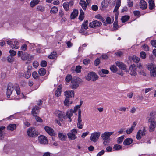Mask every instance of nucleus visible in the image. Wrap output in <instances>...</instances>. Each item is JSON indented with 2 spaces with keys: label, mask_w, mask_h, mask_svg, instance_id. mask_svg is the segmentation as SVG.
<instances>
[{
  "label": "nucleus",
  "mask_w": 156,
  "mask_h": 156,
  "mask_svg": "<svg viewBox=\"0 0 156 156\" xmlns=\"http://www.w3.org/2000/svg\"><path fill=\"white\" fill-rule=\"evenodd\" d=\"M133 141V140L131 138L126 139L123 142V144L125 145H130Z\"/></svg>",
  "instance_id": "412c9836"
},
{
  "label": "nucleus",
  "mask_w": 156,
  "mask_h": 156,
  "mask_svg": "<svg viewBox=\"0 0 156 156\" xmlns=\"http://www.w3.org/2000/svg\"><path fill=\"white\" fill-rule=\"evenodd\" d=\"M5 128V127L4 126H2L0 127V140H2L4 138L3 131Z\"/></svg>",
  "instance_id": "393cba45"
},
{
  "label": "nucleus",
  "mask_w": 156,
  "mask_h": 156,
  "mask_svg": "<svg viewBox=\"0 0 156 156\" xmlns=\"http://www.w3.org/2000/svg\"><path fill=\"white\" fill-rule=\"evenodd\" d=\"M148 3L149 9L151 10L154 7V2L152 0H149Z\"/></svg>",
  "instance_id": "2f4dec72"
},
{
  "label": "nucleus",
  "mask_w": 156,
  "mask_h": 156,
  "mask_svg": "<svg viewBox=\"0 0 156 156\" xmlns=\"http://www.w3.org/2000/svg\"><path fill=\"white\" fill-rule=\"evenodd\" d=\"M98 76L96 73L94 72H90L88 73L86 79L88 81L91 80L95 81L98 79Z\"/></svg>",
  "instance_id": "20e7f679"
},
{
  "label": "nucleus",
  "mask_w": 156,
  "mask_h": 156,
  "mask_svg": "<svg viewBox=\"0 0 156 156\" xmlns=\"http://www.w3.org/2000/svg\"><path fill=\"white\" fill-rule=\"evenodd\" d=\"M129 19V16H125L122 17L121 20L122 23L127 21Z\"/></svg>",
  "instance_id": "f704fd0d"
},
{
  "label": "nucleus",
  "mask_w": 156,
  "mask_h": 156,
  "mask_svg": "<svg viewBox=\"0 0 156 156\" xmlns=\"http://www.w3.org/2000/svg\"><path fill=\"white\" fill-rule=\"evenodd\" d=\"M151 44L153 46L156 48V40H151Z\"/></svg>",
  "instance_id": "338daca9"
},
{
  "label": "nucleus",
  "mask_w": 156,
  "mask_h": 156,
  "mask_svg": "<svg viewBox=\"0 0 156 156\" xmlns=\"http://www.w3.org/2000/svg\"><path fill=\"white\" fill-rule=\"evenodd\" d=\"M34 116L35 117V119L37 121L39 122H42V120L40 117L37 116V115Z\"/></svg>",
  "instance_id": "bf43d9fd"
},
{
  "label": "nucleus",
  "mask_w": 156,
  "mask_h": 156,
  "mask_svg": "<svg viewBox=\"0 0 156 156\" xmlns=\"http://www.w3.org/2000/svg\"><path fill=\"white\" fill-rule=\"evenodd\" d=\"M56 52H53L51 53L48 56V57L51 59H53L56 56Z\"/></svg>",
  "instance_id": "e433bc0d"
},
{
  "label": "nucleus",
  "mask_w": 156,
  "mask_h": 156,
  "mask_svg": "<svg viewBox=\"0 0 156 156\" xmlns=\"http://www.w3.org/2000/svg\"><path fill=\"white\" fill-rule=\"evenodd\" d=\"M31 56L29 54L25 53L21 57L22 59L23 60H30Z\"/></svg>",
  "instance_id": "b1692460"
},
{
  "label": "nucleus",
  "mask_w": 156,
  "mask_h": 156,
  "mask_svg": "<svg viewBox=\"0 0 156 156\" xmlns=\"http://www.w3.org/2000/svg\"><path fill=\"white\" fill-rule=\"evenodd\" d=\"M80 4L81 6L83 9L84 10L86 9L87 7V4L85 1L83 0H81L80 2Z\"/></svg>",
  "instance_id": "cd10ccee"
},
{
  "label": "nucleus",
  "mask_w": 156,
  "mask_h": 156,
  "mask_svg": "<svg viewBox=\"0 0 156 156\" xmlns=\"http://www.w3.org/2000/svg\"><path fill=\"white\" fill-rule=\"evenodd\" d=\"M16 127V126L15 124H10L7 127V129L8 130L11 131L15 130Z\"/></svg>",
  "instance_id": "5701e85b"
},
{
  "label": "nucleus",
  "mask_w": 156,
  "mask_h": 156,
  "mask_svg": "<svg viewBox=\"0 0 156 156\" xmlns=\"http://www.w3.org/2000/svg\"><path fill=\"white\" fill-rule=\"evenodd\" d=\"M82 82V80L79 77H73L71 80L70 87L72 89H76Z\"/></svg>",
  "instance_id": "f03ea898"
},
{
  "label": "nucleus",
  "mask_w": 156,
  "mask_h": 156,
  "mask_svg": "<svg viewBox=\"0 0 156 156\" xmlns=\"http://www.w3.org/2000/svg\"><path fill=\"white\" fill-rule=\"evenodd\" d=\"M101 133L99 132H95L91 134L90 140L94 142H96L98 140Z\"/></svg>",
  "instance_id": "423d86ee"
},
{
  "label": "nucleus",
  "mask_w": 156,
  "mask_h": 156,
  "mask_svg": "<svg viewBox=\"0 0 156 156\" xmlns=\"http://www.w3.org/2000/svg\"><path fill=\"white\" fill-rule=\"evenodd\" d=\"M7 60L9 62H12L14 61V59L13 57L9 55L7 58Z\"/></svg>",
  "instance_id": "37998d69"
},
{
  "label": "nucleus",
  "mask_w": 156,
  "mask_h": 156,
  "mask_svg": "<svg viewBox=\"0 0 156 156\" xmlns=\"http://www.w3.org/2000/svg\"><path fill=\"white\" fill-rule=\"evenodd\" d=\"M140 56L141 58L144 59L146 57V54L144 51H142L140 53Z\"/></svg>",
  "instance_id": "864d4df0"
},
{
  "label": "nucleus",
  "mask_w": 156,
  "mask_h": 156,
  "mask_svg": "<svg viewBox=\"0 0 156 156\" xmlns=\"http://www.w3.org/2000/svg\"><path fill=\"white\" fill-rule=\"evenodd\" d=\"M114 133L113 132H105L101 135V136L103 140L105 141L107 140L109 138L110 136Z\"/></svg>",
  "instance_id": "9b49d317"
},
{
  "label": "nucleus",
  "mask_w": 156,
  "mask_h": 156,
  "mask_svg": "<svg viewBox=\"0 0 156 156\" xmlns=\"http://www.w3.org/2000/svg\"><path fill=\"white\" fill-rule=\"evenodd\" d=\"M66 115L68 118H71L73 115L72 110H70L69 111H68L66 113Z\"/></svg>",
  "instance_id": "3c124183"
},
{
  "label": "nucleus",
  "mask_w": 156,
  "mask_h": 156,
  "mask_svg": "<svg viewBox=\"0 0 156 156\" xmlns=\"http://www.w3.org/2000/svg\"><path fill=\"white\" fill-rule=\"evenodd\" d=\"M46 73V70L44 68H41L38 71V73L39 75L41 76H44L45 75Z\"/></svg>",
  "instance_id": "a878e982"
},
{
  "label": "nucleus",
  "mask_w": 156,
  "mask_h": 156,
  "mask_svg": "<svg viewBox=\"0 0 156 156\" xmlns=\"http://www.w3.org/2000/svg\"><path fill=\"white\" fill-rule=\"evenodd\" d=\"M147 68L150 71L156 69V66L154 63H149L146 65Z\"/></svg>",
  "instance_id": "f3484780"
},
{
  "label": "nucleus",
  "mask_w": 156,
  "mask_h": 156,
  "mask_svg": "<svg viewBox=\"0 0 156 156\" xmlns=\"http://www.w3.org/2000/svg\"><path fill=\"white\" fill-rule=\"evenodd\" d=\"M32 76L35 79H37L38 78V74L35 71H34L32 73Z\"/></svg>",
  "instance_id": "4d7b16f0"
},
{
  "label": "nucleus",
  "mask_w": 156,
  "mask_h": 156,
  "mask_svg": "<svg viewBox=\"0 0 156 156\" xmlns=\"http://www.w3.org/2000/svg\"><path fill=\"white\" fill-rule=\"evenodd\" d=\"M27 45L26 44H24L21 47V50L23 51H25L27 49Z\"/></svg>",
  "instance_id": "e2e57ef3"
},
{
  "label": "nucleus",
  "mask_w": 156,
  "mask_h": 156,
  "mask_svg": "<svg viewBox=\"0 0 156 156\" xmlns=\"http://www.w3.org/2000/svg\"><path fill=\"white\" fill-rule=\"evenodd\" d=\"M140 7L142 9H145L147 7L146 2L143 0H141L140 3Z\"/></svg>",
  "instance_id": "a211bd4d"
},
{
  "label": "nucleus",
  "mask_w": 156,
  "mask_h": 156,
  "mask_svg": "<svg viewBox=\"0 0 156 156\" xmlns=\"http://www.w3.org/2000/svg\"><path fill=\"white\" fill-rule=\"evenodd\" d=\"M142 47L146 51H148L149 50V47L146 44H145L144 45H143L142 46Z\"/></svg>",
  "instance_id": "0e129e2a"
},
{
  "label": "nucleus",
  "mask_w": 156,
  "mask_h": 156,
  "mask_svg": "<svg viewBox=\"0 0 156 156\" xmlns=\"http://www.w3.org/2000/svg\"><path fill=\"white\" fill-rule=\"evenodd\" d=\"M13 87V85L12 83H10L8 84L6 91V95L8 97H9L12 94L14 90Z\"/></svg>",
  "instance_id": "0eeeda50"
},
{
  "label": "nucleus",
  "mask_w": 156,
  "mask_h": 156,
  "mask_svg": "<svg viewBox=\"0 0 156 156\" xmlns=\"http://www.w3.org/2000/svg\"><path fill=\"white\" fill-rule=\"evenodd\" d=\"M121 2L120 0L117 1L116 4V5L113 11L114 12H116L118 10V9L120 6Z\"/></svg>",
  "instance_id": "7c9ffc66"
},
{
  "label": "nucleus",
  "mask_w": 156,
  "mask_h": 156,
  "mask_svg": "<svg viewBox=\"0 0 156 156\" xmlns=\"http://www.w3.org/2000/svg\"><path fill=\"white\" fill-rule=\"evenodd\" d=\"M98 73L102 77H105V74H108L109 71L107 70L103 69H101V71H99Z\"/></svg>",
  "instance_id": "6ab92c4d"
},
{
  "label": "nucleus",
  "mask_w": 156,
  "mask_h": 156,
  "mask_svg": "<svg viewBox=\"0 0 156 156\" xmlns=\"http://www.w3.org/2000/svg\"><path fill=\"white\" fill-rule=\"evenodd\" d=\"M150 76L152 77H156V69L150 71Z\"/></svg>",
  "instance_id": "c9c22d12"
},
{
  "label": "nucleus",
  "mask_w": 156,
  "mask_h": 156,
  "mask_svg": "<svg viewBox=\"0 0 156 156\" xmlns=\"http://www.w3.org/2000/svg\"><path fill=\"white\" fill-rule=\"evenodd\" d=\"M76 130L75 129H73L69 133L67 134L68 138L71 140H74L77 138V136L76 135L77 134Z\"/></svg>",
  "instance_id": "39448f33"
},
{
  "label": "nucleus",
  "mask_w": 156,
  "mask_h": 156,
  "mask_svg": "<svg viewBox=\"0 0 156 156\" xmlns=\"http://www.w3.org/2000/svg\"><path fill=\"white\" fill-rule=\"evenodd\" d=\"M124 136H122L120 137H119L118 138L117 143L118 144H121L122 143L124 139Z\"/></svg>",
  "instance_id": "09e8293b"
},
{
  "label": "nucleus",
  "mask_w": 156,
  "mask_h": 156,
  "mask_svg": "<svg viewBox=\"0 0 156 156\" xmlns=\"http://www.w3.org/2000/svg\"><path fill=\"white\" fill-rule=\"evenodd\" d=\"M100 63V58H97V59L95 60L94 64L95 66H97L99 65Z\"/></svg>",
  "instance_id": "5fc2aeb1"
},
{
  "label": "nucleus",
  "mask_w": 156,
  "mask_h": 156,
  "mask_svg": "<svg viewBox=\"0 0 156 156\" xmlns=\"http://www.w3.org/2000/svg\"><path fill=\"white\" fill-rule=\"evenodd\" d=\"M44 129L47 133L51 136H55V135L53 129L48 126L44 127Z\"/></svg>",
  "instance_id": "9d476101"
},
{
  "label": "nucleus",
  "mask_w": 156,
  "mask_h": 156,
  "mask_svg": "<svg viewBox=\"0 0 156 156\" xmlns=\"http://www.w3.org/2000/svg\"><path fill=\"white\" fill-rule=\"evenodd\" d=\"M57 115L60 118H62L64 115V112L61 111H58L57 112Z\"/></svg>",
  "instance_id": "6e6d98bb"
},
{
  "label": "nucleus",
  "mask_w": 156,
  "mask_h": 156,
  "mask_svg": "<svg viewBox=\"0 0 156 156\" xmlns=\"http://www.w3.org/2000/svg\"><path fill=\"white\" fill-rule=\"evenodd\" d=\"M90 62V60L88 58L84 59L83 61V63L85 65H87Z\"/></svg>",
  "instance_id": "774afa93"
},
{
  "label": "nucleus",
  "mask_w": 156,
  "mask_h": 156,
  "mask_svg": "<svg viewBox=\"0 0 156 156\" xmlns=\"http://www.w3.org/2000/svg\"><path fill=\"white\" fill-rule=\"evenodd\" d=\"M110 70L113 73H115L117 70L116 66L113 65L111 66L110 68Z\"/></svg>",
  "instance_id": "ea45409f"
},
{
  "label": "nucleus",
  "mask_w": 156,
  "mask_h": 156,
  "mask_svg": "<svg viewBox=\"0 0 156 156\" xmlns=\"http://www.w3.org/2000/svg\"><path fill=\"white\" fill-rule=\"evenodd\" d=\"M27 135L30 137H35L38 136L39 133L34 128L30 127L27 130Z\"/></svg>",
  "instance_id": "7ed1b4c3"
},
{
  "label": "nucleus",
  "mask_w": 156,
  "mask_h": 156,
  "mask_svg": "<svg viewBox=\"0 0 156 156\" xmlns=\"http://www.w3.org/2000/svg\"><path fill=\"white\" fill-rule=\"evenodd\" d=\"M116 64L120 69L123 70H125L126 69V66L122 62L120 61H117Z\"/></svg>",
  "instance_id": "4468645a"
},
{
  "label": "nucleus",
  "mask_w": 156,
  "mask_h": 156,
  "mask_svg": "<svg viewBox=\"0 0 156 156\" xmlns=\"http://www.w3.org/2000/svg\"><path fill=\"white\" fill-rule=\"evenodd\" d=\"M132 59L133 61L136 62H139L140 60V58L136 56L133 55L132 57Z\"/></svg>",
  "instance_id": "a18cd8bd"
},
{
  "label": "nucleus",
  "mask_w": 156,
  "mask_h": 156,
  "mask_svg": "<svg viewBox=\"0 0 156 156\" xmlns=\"http://www.w3.org/2000/svg\"><path fill=\"white\" fill-rule=\"evenodd\" d=\"M122 147L121 145L119 144L115 145L113 147V148L116 150H119L122 149Z\"/></svg>",
  "instance_id": "8fccbe9b"
},
{
  "label": "nucleus",
  "mask_w": 156,
  "mask_h": 156,
  "mask_svg": "<svg viewBox=\"0 0 156 156\" xmlns=\"http://www.w3.org/2000/svg\"><path fill=\"white\" fill-rule=\"evenodd\" d=\"M38 140L40 144H47L48 140L47 137L44 136H40L38 137Z\"/></svg>",
  "instance_id": "ddd939ff"
},
{
  "label": "nucleus",
  "mask_w": 156,
  "mask_h": 156,
  "mask_svg": "<svg viewBox=\"0 0 156 156\" xmlns=\"http://www.w3.org/2000/svg\"><path fill=\"white\" fill-rule=\"evenodd\" d=\"M146 130L145 127H143L142 130H139L137 133L136 138L138 140L141 139L142 137L145 136Z\"/></svg>",
  "instance_id": "1a4fd4ad"
},
{
  "label": "nucleus",
  "mask_w": 156,
  "mask_h": 156,
  "mask_svg": "<svg viewBox=\"0 0 156 156\" xmlns=\"http://www.w3.org/2000/svg\"><path fill=\"white\" fill-rule=\"evenodd\" d=\"M88 21L87 20H86L82 24L81 26V28L82 29L80 30V33H83L84 32V30H83V29H84L85 30H86L88 28Z\"/></svg>",
  "instance_id": "aec40b11"
},
{
  "label": "nucleus",
  "mask_w": 156,
  "mask_h": 156,
  "mask_svg": "<svg viewBox=\"0 0 156 156\" xmlns=\"http://www.w3.org/2000/svg\"><path fill=\"white\" fill-rule=\"evenodd\" d=\"M150 115V117L148 119V122L150 123L149 126V131L150 132H152L154 131L156 127V122L155 120L156 115L153 113H151Z\"/></svg>",
  "instance_id": "f257e3e1"
},
{
  "label": "nucleus",
  "mask_w": 156,
  "mask_h": 156,
  "mask_svg": "<svg viewBox=\"0 0 156 156\" xmlns=\"http://www.w3.org/2000/svg\"><path fill=\"white\" fill-rule=\"evenodd\" d=\"M72 78L71 75L69 74L67 75L65 80L66 82L69 83L71 80H72Z\"/></svg>",
  "instance_id": "79ce46f5"
},
{
  "label": "nucleus",
  "mask_w": 156,
  "mask_h": 156,
  "mask_svg": "<svg viewBox=\"0 0 156 156\" xmlns=\"http://www.w3.org/2000/svg\"><path fill=\"white\" fill-rule=\"evenodd\" d=\"M63 6L65 11H69V4L68 2H64L63 4Z\"/></svg>",
  "instance_id": "72a5a7b5"
},
{
  "label": "nucleus",
  "mask_w": 156,
  "mask_h": 156,
  "mask_svg": "<svg viewBox=\"0 0 156 156\" xmlns=\"http://www.w3.org/2000/svg\"><path fill=\"white\" fill-rule=\"evenodd\" d=\"M110 0H104L102 2L101 5L103 8H106L108 5Z\"/></svg>",
  "instance_id": "bb28decb"
},
{
  "label": "nucleus",
  "mask_w": 156,
  "mask_h": 156,
  "mask_svg": "<svg viewBox=\"0 0 156 156\" xmlns=\"http://www.w3.org/2000/svg\"><path fill=\"white\" fill-rule=\"evenodd\" d=\"M39 65V64L37 61H34L33 62V66L35 68H37Z\"/></svg>",
  "instance_id": "69168bd1"
},
{
  "label": "nucleus",
  "mask_w": 156,
  "mask_h": 156,
  "mask_svg": "<svg viewBox=\"0 0 156 156\" xmlns=\"http://www.w3.org/2000/svg\"><path fill=\"white\" fill-rule=\"evenodd\" d=\"M65 95L69 98H73L74 96V91L73 90L66 91L65 92Z\"/></svg>",
  "instance_id": "2eb2a0df"
},
{
  "label": "nucleus",
  "mask_w": 156,
  "mask_h": 156,
  "mask_svg": "<svg viewBox=\"0 0 156 156\" xmlns=\"http://www.w3.org/2000/svg\"><path fill=\"white\" fill-rule=\"evenodd\" d=\"M15 90L18 95H20V90L19 85L16 84L15 86Z\"/></svg>",
  "instance_id": "58836bf2"
},
{
  "label": "nucleus",
  "mask_w": 156,
  "mask_h": 156,
  "mask_svg": "<svg viewBox=\"0 0 156 156\" xmlns=\"http://www.w3.org/2000/svg\"><path fill=\"white\" fill-rule=\"evenodd\" d=\"M24 75L25 77L28 79L29 78L31 75V73L30 71H27L25 73Z\"/></svg>",
  "instance_id": "de8ad7c7"
},
{
  "label": "nucleus",
  "mask_w": 156,
  "mask_h": 156,
  "mask_svg": "<svg viewBox=\"0 0 156 156\" xmlns=\"http://www.w3.org/2000/svg\"><path fill=\"white\" fill-rule=\"evenodd\" d=\"M81 118H78V122L77 123V126L80 129H82L83 128V125L81 123Z\"/></svg>",
  "instance_id": "473e14b6"
},
{
  "label": "nucleus",
  "mask_w": 156,
  "mask_h": 156,
  "mask_svg": "<svg viewBox=\"0 0 156 156\" xmlns=\"http://www.w3.org/2000/svg\"><path fill=\"white\" fill-rule=\"evenodd\" d=\"M101 23L97 20H95L89 23V27L91 28H95L101 25Z\"/></svg>",
  "instance_id": "f8f14e48"
},
{
  "label": "nucleus",
  "mask_w": 156,
  "mask_h": 156,
  "mask_svg": "<svg viewBox=\"0 0 156 156\" xmlns=\"http://www.w3.org/2000/svg\"><path fill=\"white\" fill-rule=\"evenodd\" d=\"M134 129L132 128V127H130L129 129H128L126 130V133L128 134H130L134 130Z\"/></svg>",
  "instance_id": "052dcab7"
},
{
  "label": "nucleus",
  "mask_w": 156,
  "mask_h": 156,
  "mask_svg": "<svg viewBox=\"0 0 156 156\" xmlns=\"http://www.w3.org/2000/svg\"><path fill=\"white\" fill-rule=\"evenodd\" d=\"M9 52L10 53V55L12 57L15 56L16 53V51L12 50H10L9 51Z\"/></svg>",
  "instance_id": "603ef678"
},
{
  "label": "nucleus",
  "mask_w": 156,
  "mask_h": 156,
  "mask_svg": "<svg viewBox=\"0 0 156 156\" xmlns=\"http://www.w3.org/2000/svg\"><path fill=\"white\" fill-rule=\"evenodd\" d=\"M137 67L134 64L131 65L129 68V74L131 75L135 76L137 74L136 69Z\"/></svg>",
  "instance_id": "6e6552de"
},
{
  "label": "nucleus",
  "mask_w": 156,
  "mask_h": 156,
  "mask_svg": "<svg viewBox=\"0 0 156 156\" xmlns=\"http://www.w3.org/2000/svg\"><path fill=\"white\" fill-rule=\"evenodd\" d=\"M128 109V108L124 107L122 106L119 107L118 110L119 111H122V112H125Z\"/></svg>",
  "instance_id": "c03bdc74"
},
{
  "label": "nucleus",
  "mask_w": 156,
  "mask_h": 156,
  "mask_svg": "<svg viewBox=\"0 0 156 156\" xmlns=\"http://www.w3.org/2000/svg\"><path fill=\"white\" fill-rule=\"evenodd\" d=\"M40 108L37 106L33 107L31 111V114L34 116L37 115L39 113Z\"/></svg>",
  "instance_id": "dca6fc26"
},
{
  "label": "nucleus",
  "mask_w": 156,
  "mask_h": 156,
  "mask_svg": "<svg viewBox=\"0 0 156 156\" xmlns=\"http://www.w3.org/2000/svg\"><path fill=\"white\" fill-rule=\"evenodd\" d=\"M58 136L59 138L62 140H65L66 138V136L63 134L62 133H59L58 134Z\"/></svg>",
  "instance_id": "a19ab883"
},
{
  "label": "nucleus",
  "mask_w": 156,
  "mask_h": 156,
  "mask_svg": "<svg viewBox=\"0 0 156 156\" xmlns=\"http://www.w3.org/2000/svg\"><path fill=\"white\" fill-rule=\"evenodd\" d=\"M47 62L46 61H42L41 63V65L42 67H45L47 66Z\"/></svg>",
  "instance_id": "13d9d810"
},
{
  "label": "nucleus",
  "mask_w": 156,
  "mask_h": 156,
  "mask_svg": "<svg viewBox=\"0 0 156 156\" xmlns=\"http://www.w3.org/2000/svg\"><path fill=\"white\" fill-rule=\"evenodd\" d=\"M78 14V10L74 9L70 15V18L71 19H74L77 16Z\"/></svg>",
  "instance_id": "4be33fe9"
},
{
  "label": "nucleus",
  "mask_w": 156,
  "mask_h": 156,
  "mask_svg": "<svg viewBox=\"0 0 156 156\" xmlns=\"http://www.w3.org/2000/svg\"><path fill=\"white\" fill-rule=\"evenodd\" d=\"M36 9L38 11L42 12L44 11V8L41 5H38Z\"/></svg>",
  "instance_id": "49530a36"
},
{
  "label": "nucleus",
  "mask_w": 156,
  "mask_h": 156,
  "mask_svg": "<svg viewBox=\"0 0 156 156\" xmlns=\"http://www.w3.org/2000/svg\"><path fill=\"white\" fill-rule=\"evenodd\" d=\"M72 101H69V98L68 97H66L64 103L65 106H69L70 104L72 103Z\"/></svg>",
  "instance_id": "c756f323"
},
{
  "label": "nucleus",
  "mask_w": 156,
  "mask_h": 156,
  "mask_svg": "<svg viewBox=\"0 0 156 156\" xmlns=\"http://www.w3.org/2000/svg\"><path fill=\"white\" fill-rule=\"evenodd\" d=\"M81 66H77L76 67L75 71L77 73H80L81 72Z\"/></svg>",
  "instance_id": "680f3d73"
},
{
  "label": "nucleus",
  "mask_w": 156,
  "mask_h": 156,
  "mask_svg": "<svg viewBox=\"0 0 156 156\" xmlns=\"http://www.w3.org/2000/svg\"><path fill=\"white\" fill-rule=\"evenodd\" d=\"M58 11V9L57 7L54 6L53 7L50 11L51 13H56Z\"/></svg>",
  "instance_id": "4c0bfd02"
},
{
  "label": "nucleus",
  "mask_w": 156,
  "mask_h": 156,
  "mask_svg": "<svg viewBox=\"0 0 156 156\" xmlns=\"http://www.w3.org/2000/svg\"><path fill=\"white\" fill-rule=\"evenodd\" d=\"M39 2L40 1L38 0H33L30 2V6L31 7H33L38 4Z\"/></svg>",
  "instance_id": "c85d7f7f"
}]
</instances>
